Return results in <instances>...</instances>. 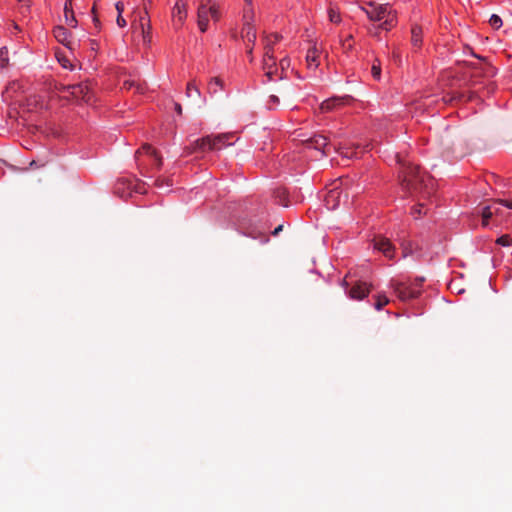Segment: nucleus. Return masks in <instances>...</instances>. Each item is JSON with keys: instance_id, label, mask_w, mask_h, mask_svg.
Wrapping results in <instances>:
<instances>
[{"instance_id": "1", "label": "nucleus", "mask_w": 512, "mask_h": 512, "mask_svg": "<svg viewBox=\"0 0 512 512\" xmlns=\"http://www.w3.org/2000/svg\"><path fill=\"white\" fill-rule=\"evenodd\" d=\"M403 166L401 171V186L410 195H422L423 197L430 196L434 191V182L424 172H421L418 165L411 163H402Z\"/></svg>"}, {"instance_id": "2", "label": "nucleus", "mask_w": 512, "mask_h": 512, "mask_svg": "<svg viewBox=\"0 0 512 512\" xmlns=\"http://www.w3.org/2000/svg\"><path fill=\"white\" fill-rule=\"evenodd\" d=\"M233 135L230 133L219 134L215 136H206L201 139H198L194 142L193 147L190 152L201 151L204 152L206 150H221L222 148L232 145V142H228Z\"/></svg>"}, {"instance_id": "3", "label": "nucleus", "mask_w": 512, "mask_h": 512, "mask_svg": "<svg viewBox=\"0 0 512 512\" xmlns=\"http://www.w3.org/2000/svg\"><path fill=\"white\" fill-rule=\"evenodd\" d=\"M391 287L401 301H408L410 299L417 298L421 293V290L415 289L406 282L393 280L391 281Z\"/></svg>"}, {"instance_id": "4", "label": "nucleus", "mask_w": 512, "mask_h": 512, "mask_svg": "<svg viewBox=\"0 0 512 512\" xmlns=\"http://www.w3.org/2000/svg\"><path fill=\"white\" fill-rule=\"evenodd\" d=\"M347 198H348V194L347 193L343 194V192L339 188V186L334 183L333 188H331L327 192V194L324 198V202H325L326 207L329 210H335L340 206L342 199H344V202H346Z\"/></svg>"}, {"instance_id": "5", "label": "nucleus", "mask_w": 512, "mask_h": 512, "mask_svg": "<svg viewBox=\"0 0 512 512\" xmlns=\"http://www.w3.org/2000/svg\"><path fill=\"white\" fill-rule=\"evenodd\" d=\"M71 97L76 100H82L85 103H90L92 100V92L87 82L71 85Z\"/></svg>"}, {"instance_id": "6", "label": "nucleus", "mask_w": 512, "mask_h": 512, "mask_svg": "<svg viewBox=\"0 0 512 512\" xmlns=\"http://www.w3.org/2000/svg\"><path fill=\"white\" fill-rule=\"evenodd\" d=\"M307 145L315 150L321 151L322 155L328 156L332 146L324 135H314L307 140Z\"/></svg>"}, {"instance_id": "7", "label": "nucleus", "mask_w": 512, "mask_h": 512, "mask_svg": "<svg viewBox=\"0 0 512 512\" xmlns=\"http://www.w3.org/2000/svg\"><path fill=\"white\" fill-rule=\"evenodd\" d=\"M368 7L371 8V21H381L392 12L389 4L377 5L375 2H369Z\"/></svg>"}, {"instance_id": "8", "label": "nucleus", "mask_w": 512, "mask_h": 512, "mask_svg": "<svg viewBox=\"0 0 512 512\" xmlns=\"http://www.w3.org/2000/svg\"><path fill=\"white\" fill-rule=\"evenodd\" d=\"M374 248L379 250L386 256L387 258H393L394 256V247L391 244L390 240L384 238L382 236L374 238Z\"/></svg>"}, {"instance_id": "9", "label": "nucleus", "mask_w": 512, "mask_h": 512, "mask_svg": "<svg viewBox=\"0 0 512 512\" xmlns=\"http://www.w3.org/2000/svg\"><path fill=\"white\" fill-rule=\"evenodd\" d=\"M370 287L371 286H368L367 283L359 281L351 287L348 291V295L353 300H362L369 294Z\"/></svg>"}, {"instance_id": "10", "label": "nucleus", "mask_w": 512, "mask_h": 512, "mask_svg": "<svg viewBox=\"0 0 512 512\" xmlns=\"http://www.w3.org/2000/svg\"><path fill=\"white\" fill-rule=\"evenodd\" d=\"M143 154H146L147 156H149L151 158V160L153 162V165L157 169L161 168V166H162V158L158 155L157 151L152 146H150L149 144H144L141 147V149L136 152L137 156H140V155H143Z\"/></svg>"}, {"instance_id": "11", "label": "nucleus", "mask_w": 512, "mask_h": 512, "mask_svg": "<svg viewBox=\"0 0 512 512\" xmlns=\"http://www.w3.org/2000/svg\"><path fill=\"white\" fill-rule=\"evenodd\" d=\"M242 38L247 42L248 51L247 53L251 55L253 50V45L256 41V31L250 23H245L242 29Z\"/></svg>"}, {"instance_id": "12", "label": "nucleus", "mask_w": 512, "mask_h": 512, "mask_svg": "<svg viewBox=\"0 0 512 512\" xmlns=\"http://www.w3.org/2000/svg\"><path fill=\"white\" fill-rule=\"evenodd\" d=\"M56 40L69 49H73V42L70 40V33L63 26H57L53 30Z\"/></svg>"}, {"instance_id": "13", "label": "nucleus", "mask_w": 512, "mask_h": 512, "mask_svg": "<svg viewBox=\"0 0 512 512\" xmlns=\"http://www.w3.org/2000/svg\"><path fill=\"white\" fill-rule=\"evenodd\" d=\"M347 98L333 97L321 103L320 109L322 112H329L343 106Z\"/></svg>"}, {"instance_id": "14", "label": "nucleus", "mask_w": 512, "mask_h": 512, "mask_svg": "<svg viewBox=\"0 0 512 512\" xmlns=\"http://www.w3.org/2000/svg\"><path fill=\"white\" fill-rule=\"evenodd\" d=\"M319 56H320V50L319 48L314 44L312 47H310L307 51L306 55V62L307 66L309 68H317L319 66Z\"/></svg>"}, {"instance_id": "15", "label": "nucleus", "mask_w": 512, "mask_h": 512, "mask_svg": "<svg viewBox=\"0 0 512 512\" xmlns=\"http://www.w3.org/2000/svg\"><path fill=\"white\" fill-rule=\"evenodd\" d=\"M64 18L65 23L67 26L71 28H75L77 26V20L75 18L73 8H72V1L66 0L64 5Z\"/></svg>"}, {"instance_id": "16", "label": "nucleus", "mask_w": 512, "mask_h": 512, "mask_svg": "<svg viewBox=\"0 0 512 512\" xmlns=\"http://www.w3.org/2000/svg\"><path fill=\"white\" fill-rule=\"evenodd\" d=\"M209 12L207 7L205 6H199L198 7V26L201 32H205L208 27V21H209Z\"/></svg>"}, {"instance_id": "17", "label": "nucleus", "mask_w": 512, "mask_h": 512, "mask_svg": "<svg viewBox=\"0 0 512 512\" xmlns=\"http://www.w3.org/2000/svg\"><path fill=\"white\" fill-rule=\"evenodd\" d=\"M411 42L414 47L419 48L422 44V29L419 26H413L411 29Z\"/></svg>"}, {"instance_id": "18", "label": "nucleus", "mask_w": 512, "mask_h": 512, "mask_svg": "<svg viewBox=\"0 0 512 512\" xmlns=\"http://www.w3.org/2000/svg\"><path fill=\"white\" fill-rule=\"evenodd\" d=\"M269 42L266 44V51L264 53V58H263V69H267L269 67H275L276 66V61H275V58L273 56V53H270V50H269Z\"/></svg>"}, {"instance_id": "19", "label": "nucleus", "mask_w": 512, "mask_h": 512, "mask_svg": "<svg viewBox=\"0 0 512 512\" xmlns=\"http://www.w3.org/2000/svg\"><path fill=\"white\" fill-rule=\"evenodd\" d=\"M173 16L177 17L182 22L186 17L185 4L182 1H177L173 8Z\"/></svg>"}, {"instance_id": "20", "label": "nucleus", "mask_w": 512, "mask_h": 512, "mask_svg": "<svg viewBox=\"0 0 512 512\" xmlns=\"http://www.w3.org/2000/svg\"><path fill=\"white\" fill-rule=\"evenodd\" d=\"M223 89V81L218 78L214 77L210 80L208 84V91L210 94L215 95L218 93L219 90Z\"/></svg>"}, {"instance_id": "21", "label": "nucleus", "mask_w": 512, "mask_h": 512, "mask_svg": "<svg viewBox=\"0 0 512 512\" xmlns=\"http://www.w3.org/2000/svg\"><path fill=\"white\" fill-rule=\"evenodd\" d=\"M123 88L126 90H131L135 88L138 92L143 93L145 90V84L140 83L136 80H125L123 83Z\"/></svg>"}, {"instance_id": "22", "label": "nucleus", "mask_w": 512, "mask_h": 512, "mask_svg": "<svg viewBox=\"0 0 512 512\" xmlns=\"http://www.w3.org/2000/svg\"><path fill=\"white\" fill-rule=\"evenodd\" d=\"M493 208H494V205H489L482 209L481 215H482L483 226H487L488 220L494 215Z\"/></svg>"}, {"instance_id": "23", "label": "nucleus", "mask_w": 512, "mask_h": 512, "mask_svg": "<svg viewBox=\"0 0 512 512\" xmlns=\"http://www.w3.org/2000/svg\"><path fill=\"white\" fill-rule=\"evenodd\" d=\"M388 303H389V299L386 295L378 294L376 296V301H375L374 307L376 310H381Z\"/></svg>"}, {"instance_id": "24", "label": "nucleus", "mask_w": 512, "mask_h": 512, "mask_svg": "<svg viewBox=\"0 0 512 512\" xmlns=\"http://www.w3.org/2000/svg\"><path fill=\"white\" fill-rule=\"evenodd\" d=\"M187 97L191 98L193 95L200 97V90L195 86L194 82H189L186 88Z\"/></svg>"}, {"instance_id": "25", "label": "nucleus", "mask_w": 512, "mask_h": 512, "mask_svg": "<svg viewBox=\"0 0 512 512\" xmlns=\"http://www.w3.org/2000/svg\"><path fill=\"white\" fill-rule=\"evenodd\" d=\"M142 38L143 42L145 44H149L151 42V26L145 27L144 23L142 22V28H141Z\"/></svg>"}, {"instance_id": "26", "label": "nucleus", "mask_w": 512, "mask_h": 512, "mask_svg": "<svg viewBox=\"0 0 512 512\" xmlns=\"http://www.w3.org/2000/svg\"><path fill=\"white\" fill-rule=\"evenodd\" d=\"M281 39V36L278 34H271L265 38V45L269 42V50L270 53H273V45L276 44Z\"/></svg>"}, {"instance_id": "27", "label": "nucleus", "mask_w": 512, "mask_h": 512, "mask_svg": "<svg viewBox=\"0 0 512 512\" xmlns=\"http://www.w3.org/2000/svg\"><path fill=\"white\" fill-rule=\"evenodd\" d=\"M371 74L374 79L380 80L381 77V64L376 60L371 67Z\"/></svg>"}, {"instance_id": "28", "label": "nucleus", "mask_w": 512, "mask_h": 512, "mask_svg": "<svg viewBox=\"0 0 512 512\" xmlns=\"http://www.w3.org/2000/svg\"><path fill=\"white\" fill-rule=\"evenodd\" d=\"M172 185L171 180L167 177H158L155 180V186L162 189L164 187H170Z\"/></svg>"}, {"instance_id": "29", "label": "nucleus", "mask_w": 512, "mask_h": 512, "mask_svg": "<svg viewBox=\"0 0 512 512\" xmlns=\"http://www.w3.org/2000/svg\"><path fill=\"white\" fill-rule=\"evenodd\" d=\"M8 50L7 48H1L0 49V68H4L6 67V65L8 64Z\"/></svg>"}, {"instance_id": "30", "label": "nucleus", "mask_w": 512, "mask_h": 512, "mask_svg": "<svg viewBox=\"0 0 512 512\" xmlns=\"http://www.w3.org/2000/svg\"><path fill=\"white\" fill-rule=\"evenodd\" d=\"M489 23L493 28L499 29L502 26V19L498 15L493 14L489 19Z\"/></svg>"}, {"instance_id": "31", "label": "nucleus", "mask_w": 512, "mask_h": 512, "mask_svg": "<svg viewBox=\"0 0 512 512\" xmlns=\"http://www.w3.org/2000/svg\"><path fill=\"white\" fill-rule=\"evenodd\" d=\"M496 243L501 246H510L512 243V238L509 235L505 234V235L500 236L496 240Z\"/></svg>"}, {"instance_id": "32", "label": "nucleus", "mask_w": 512, "mask_h": 512, "mask_svg": "<svg viewBox=\"0 0 512 512\" xmlns=\"http://www.w3.org/2000/svg\"><path fill=\"white\" fill-rule=\"evenodd\" d=\"M207 9L210 14V17L213 20L217 21L219 19V11H218V8L216 7V5L213 3L209 6H207Z\"/></svg>"}, {"instance_id": "33", "label": "nucleus", "mask_w": 512, "mask_h": 512, "mask_svg": "<svg viewBox=\"0 0 512 512\" xmlns=\"http://www.w3.org/2000/svg\"><path fill=\"white\" fill-rule=\"evenodd\" d=\"M329 20L333 23H339L341 21L340 15L333 9L328 11Z\"/></svg>"}, {"instance_id": "34", "label": "nucleus", "mask_w": 512, "mask_h": 512, "mask_svg": "<svg viewBox=\"0 0 512 512\" xmlns=\"http://www.w3.org/2000/svg\"><path fill=\"white\" fill-rule=\"evenodd\" d=\"M423 207H424V204L419 203L418 205H416L412 208V214L415 216V218H418L422 215ZM424 214H426V211H424Z\"/></svg>"}, {"instance_id": "35", "label": "nucleus", "mask_w": 512, "mask_h": 512, "mask_svg": "<svg viewBox=\"0 0 512 512\" xmlns=\"http://www.w3.org/2000/svg\"><path fill=\"white\" fill-rule=\"evenodd\" d=\"M264 71H265V76L267 77L268 81H272L274 73L277 72V68L269 67L267 69H264Z\"/></svg>"}, {"instance_id": "36", "label": "nucleus", "mask_w": 512, "mask_h": 512, "mask_svg": "<svg viewBox=\"0 0 512 512\" xmlns=\"http://www.w3.org/2000/svg\"><path fill=\"white\" fill-rule=\"evenodd\" d=\"M142 22L144 23L145 27L150 26V19L146 11L144 12V15L140 16V28H142Z\"/></svg>"}, {"instance_id": "37", "label": "nucleus", "mask_w": 512, "mask_h": 512, "mask_svg": "<svg viewBox=\"0 0 512 512\" xmlns=\"http://www.w3.org/2000/svg\"><path fill=\"white\" fill-rule=\"evenodd\" d=\"M68 87H71V85H63V84H61V85L57 86L56 89H57V91L59 93H69V94H71V88H68Z\"/></svg>"}, {"instance_id": "38", "label": "nucleus", "mask_w": 512, "mask_h": 512, "mask_svg": "<svg viewBox=\"0 0 512 512\" xmlns=\"http://www.w3.org/2000/svg\"><path fill=\"white\" fill-rule=\"evenodd\" d=\"M483 72H484L485 76H492L495 73L494 68L492 66H490L489 64H485V67L483 68Z\"/></svg>"}, {"instance_id": "39", "label": "nucleus", "mask_w": 512, "mask_h": 512, "mask_svg": "<svg viewBox=\"0 0 512 512\" xmlns=\"http://www.w3.org/2000/svg\"><path fill=\"white\" fill-rule=\"evenodd\" d=\"M422 282H423V279L422 278H418V279H415V281H413L411 283H408V284L410 286H413L415 289L420 290V288L422 286Z\"/></svg>"}, {"instance_id": "40", "label": "nucleus", "mask_w": 512, "mask_h": 512, "mask_svg": "<svg viewBox=\"0 0 512 512\" xmlns=\"http://www.w3.org/2000/svg\"><path fill=\"white\" fill-rule=\"evenodd\" d=\"M380 26L386 30L390 29V27L393 26V18L386 19Z\"/></svg>"}, {"instance_id": "41", "label": "nucleus", "mask_w": 512, "mask_h": 512, "mask_svg": "<svg viewBox=\"0 0 512 512\" xmlns=\"http://www.w3.org/2000/svg\"><path fill=\"white\" fill-rule=\"evenodd\" d=\"M116 22H117V25H118L119 27H121V28L125 27V26H126V24H127L126 20H125V19L123 18V16H122V14H121V15L119 14V15L117 16Z\"/></svg>"}, {"instance_id": "42", "label": "nucleus", "mask_w": 512, "mask_h": 512, "mask_svg": "<svg viewBox=\"0 0 512 512\" xmlns=\"http://www.w3.org/2000/svg\"><path fill=\"white\" fill-rule=\"evenodd\" d=\"M290 65V61L287 59V58H283L280 60V67L282 69V71L286 68H288Z\"/></svg>"}, {"instance_id": "43", "label": "nucleus", "mask_w": 512, "mask_h": 512, "mask_svg": "<svg viewBox=\"0 0 512 512\" xmlns=\"http://www.w3.org/2000/svg\"><path fill=\"white\" fill-rule=\"evenodd\" d=\"M115 8H116V10L118 12V15L119 14L121 15L123 13V11H124V4L122 2H117L115 4Z\"/></svg>"}, {"instance_id": "44", "label": "nucleus", "mask_w": 512, "mask_h": 512, "mask_svg": "<svg viewBox=\"0 0 512 512\" xmlns=\"http://www.w3.org/2000/svg\"><path fill=\"white\" fill-rule=\"evenodd\" d=\"M499 204L509 208V209H512V201H508V200H499L498 201Z\"/></svg>"}, {"instance_id": "45", "label": "nucleus", "mask_w": 512, "mask_h": 512, "mask_svg": "<svg viewBox=\"0 0 512 512\" xmlns=\"http://www.w3.org/2000/svg\"><path fill=\"white\" fill-rule=\"evenodd\" d=\"M269 103H274V104H278L279 103V98L275 95H271L269 97Z\"/></svg>"}, {"instance_id": "46", "label": "nucleus", "mask_w": 512, "mask_h": 512, "mask_svg": "<svg viewBox=\"0 0 512 512\" xmlns=\"http://www.w3.org/2000/svg\"><path fill=\"white\" fill-rule=\"evenodd\" d=\"M211 4H213L212 0H200V5L199 6L207 7V6L211 5Z\"/></svg>"}, {"instance_id": "47", "label": "nucleus", "mask_w": 512, "mask_h": 512, "mask_svg": "<svg viewBox=\"0 0 512 512\" xmlns=\"http://www.w3.org/2000/svg\"><path fill=\"white\" fill-rule=\"evenodd\" d=\"M175 110L178 114H182V107L179 103L175 104Z\"/></svg>"}, {"instance_id": "48", "label": "nucleus", "mask_w": 512, "mask_h": 512, "mask_svg": "<svg viewBox=\"0 0 512 512\" xmlns=\"http://www.w3.org/2000/svg\"><path fill=\"white\" fill-rule=\"evenodd\" d=\"M362 10L366 13V15L368 16V18L370 19V13H371V8H362Z\"/></svg>"}, {"instance_id": "49", "label": "nucleus", "mask_w": 512, "mask_h": 512, "mask_svg": "<svg viewBox=\"0 0 512 512\" xmlns=\"http://www.w3.org/2000/svg\"><path fill=\"white\" fill-rule=\"evenodd\" d=\"M498 204H499L498 202L493 204L494 205V208H493L494 214H498L499 213V208L497 207Z\"/></svg>"}, {"instance_id": "50", "label": "nucleus", "mask_w": 512, "mask_h": 512, "mask_svg": "<svg viewBox=\"0 0 512 512\" xmlns=\"http://www.w3.org/2000/svg\"><path fill=\"white\" fill-rule=\"evenodd\" d=\"M281 230H282V225L275 228V230L273 231V235H277Z\"/></svg>"}, {"instance_id": "51", "label": "nucleus", "mask_w": 512, "mask_h": 512, "mask_svg": "<svg viewBox=\"0 0 512 512\" xmlns=\"http://www.w3.org/2000/svg\"><path fill=\"white\" fill-rule=\"evenodd\" d=\"M345 157L350 158L353 156V153H349L348 151L345 153H342Z\"/></svg>"}, {"instance_id": "52", "label": "nucleus", "mask_w": 512, "mask_h": 512, "mask_svg": "<svg viewBox=\"0 0 512 512\" xmlns=\"http://www.w3.org/2000/svg\"><path fill=\"white\" fill-rule=\"evenodd\" d=\"M281 196H285V191L284 190H281L278 192Z\"/></svg>"}, {"instance_id": "53", "label": "nucleus", "mask_w": 512, "mask_h": 512, "mask_svg": "<svg viewBox=\"0 0 512 512\" xmlns=\"http://www.w3.org/2000/svg\"><path fill=\"white\" fill-rule=\"evenodd\" d=\"M245 1H246L247 3H249V4L251 3V0H245Z\"/></svg>"}]
</instances>
